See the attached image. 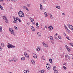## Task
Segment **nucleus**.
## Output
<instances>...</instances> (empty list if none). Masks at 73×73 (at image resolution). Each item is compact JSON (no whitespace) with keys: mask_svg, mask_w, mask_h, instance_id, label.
Masks as SVG:
<instances>
[{"mask_svg":"<svg viewBox=\"0 0 73 73\" xmlns=\"http://www.w3.org/2000/svg\"><path fill=\"white\" fill-rule=\"evenodd\" d=\"M25 57H22L21 58V60H25Z\"/></svg>","mask_w":73,"mask_h":73,"instance_id":"obj_21","label":"nucleus"},{"mask_svg":"<svg viewBox=\"0 0 73 73\" xmlns=\"http://www.w3.org/2000/svg\"><path fill=\"white\" fill-rule=\"evenodd\" d=\"M46 0H43V3H45V1H46Z\"/></svg>","mask_w":73,"mask_h":73,"instance_id":"obj_48","label":"nucleus"},{"mask_svg":"<svg viewBox=\"0 0 73 73\" xmlns=\"http://www.w3.org/2000/svg\"><path fill=\"white\" fill-rule=\"evenodd\" d=\"M68 27L70 29H71V30H73V26H72L69 25H68Z\"/></svg>","mask_w":73,"mask_h":73,"instance_id":"obj_4","label":"nucleus"},{"mask_svg":"<svg viewBox=\"0 0 73 73\" xmlns=\"http://www.w3.org/2000/svg\"><path fill=\"white\" fill-rule=\"evenodd\" d=\"M67 50H68V51H69V52H70V49L68 48H67Z\"/></svg>","mask_w":73,"mask_h":73,"instance_id":"obj_41","label":"nucleus"},{"mask_svg":"<svg viewBox=\"0 0 73 73\" xmlns=\"http://www.w3.org/2000/svg\"><path fill=\"white\" fill-rule=\"evenodd\" d=\"M27 6H28V7H31V5H30V4H27Z\"/></svg>","mask_w":73,"mask_h":73,"instance_id":"obj_37","label":"nucleus"},{"mask_svg":"<svg viewBox=\"0 0 73 73\" xmlns=\"http://www.w3.org/2000/svg\"><path fill=\"white\" fill-rule=\"evenodd\" d=\"M24 55L25 57H26V58H29V55L27 54V53L26 52H25Z\"/></svg>","mask_w":73,"mask_h":73,"instance_id":"obj_5","label":"nucleus"},{"mask_svg":"<svg viewBox=\"0 0 73 73\" xmlns=\"http://www.w3.org/2000/svg\"><path fill=\"white\" fill-rule=\"evenodd\" d=\"M62 14L63 15H65V14L64 13H62Z\"/></svg>","mask_w":73,"mask_h":73,"instance_id":"obj_58","label":"nucleus"},{"mask_svg":"<svg viewBox=\"0 0 73 73\" xmlns=\"http://www.w3.org/2000/svg\"><path fill=\"white\" fill-rule=\"evenodd\" d=\"M9 45H7V47L9 48H15V46H13V45L10 44L9 43H8Z\"/></svg>","mask_w":73,"mask_h":73,"instance_id":"obj_2","label":"nucleus"},{"mask_svg":"<svg viewBox=\"0 0 73 73\" xmlns=\"http://www.w3.org/2000/svg\"><path fill=\"white\" fill-rule=\"evenodd\" d=\"M56 8H58V9H61L60 7L58 6H56Z\"/></svg>","mask_w":73,"mask_h":73,"instance_id":"obj_15","label":"nucleus"},{"mask_svg":"<svg viewBox=\"0 0 73 73\" xmlns=\"http://www.w3.org/2000/svg\"><path fill=\"white\" fill-rule=\"evenodd\" d=\"M48 28L49 29V30H50V31H52V30H53V27H52V26H49L48 27Z\"/></svg>","mask_w":73,"mask_h":73,"instance_id":"obj_7","label":"nucleus"},{"mask_svg":"<svg viewBox=\"0 0 73 73\" xmlns=\"http://www.w3.org/2000/svg\"><path fill=\"white\" fill-rule=\"evenodd\" d=\"M14 28L15 29H16L17 30V27L16 26H15Z\"/></svg>","mask_w":73,"mask_h":73,"instance_id":"obj_39","label":"nucleus"},{"mask_svg":"<svg viewBox=\"0 0 73 73\" xmlns=\"http://www.w3.org/2000/svg\"><path fill=\"white\" fill-rule=\"evenodd\" d=\"M45 27L46 28H47V25L45 26Z\"/></svg>","mask_w":73,"mask_h":73,"instance_id":"obj_57","label":"nucleus"},{"mask_svg":"<svg viewBox=\"0 0 73 73\" xmlns=\"http://www.w3.org/2000/svg\"><path fill=\"white\" fill-rule=\"evenodd\" d=\"M58 71L55 70L54 71V73H58Z\"/></svg>","mask_w":73,"mask_h":73,"instance_id":"obj_28","label":"nucleus"},{"mask_svg":"<svg viewBox=\"0 0 73 73\" xmlns=\"http://www.w3.org/2000/svg\"><path fill=\"white\" fill-rule=\"evenodd\" d=\"M65 46L66 48V49H67V48H68L69 47L68 46H67L66 45H65Z\"/></svg>","mask_w":73,"mask_h":73,"instance_id":"obj_38","label":"nucleus"},{"mask_svg":"<svg viewBox=\"0 0 73 73\" xmlns=\"http://www.w3.org/2000/svg\"><path fill=\"white\" fill-rule=\"evenodd\" d=\"M13 61V60H9V61H10V62L11 61Z\"/></svg>","mask_w":73,"mask_h":73,"instance_id":"obj_56","label":"nucleus"},{"mask_svg":"<svg viewBox=\"0 0 73 73\" xmlns=\"http://www.w3.org/2000/svg\"><path fill=\"white\" fill-rule=\"evenodd\" d=\"M56 66H54L53 67V70H56Z\"/></svg>","mask_w":73,"mask_h":73,"instance_id":"obj_20","label":"nucleus"},{"mask_svg":"<svg viewBox=\"0 0 73 73\" xmlns=\"http://www.w3.org/2000/svg\"><path fill=\"white\" fill-rule=\"evenodd\" d=\"M36 26H38V23H36Z\"/></svg>","mask_w":73,"mask_h":73,"instance_id":"obj_45","label":"nucleus"},{"mask_svg":"<svg viewBox=\"0 0 73 73\" xmlns=\"http://www.w3.org/2000/svg\"><path fill=\"white\" fill-rule=\"evenodd\" d=\"M6 23H8V21L7 20H6Z\"/></svg>","mask_w":73,"mask_h":73,"instance_id":"obj_53","label":"nucleus"},{"mask_svg":"<svg viewBox=\"0 0 73 73\" xmlns=\"http://www.w3.org/2000/svg\"><path fill=\"white\" fill-rule=\"evenodd\" d=\"M33 56L35 58H37V56L35 54H33Z\"/></svg>","mask_w":73,"mask_h":73,"instance_id":"obj_14","label":"nucleus"},{"mask_svg":"<svg viewBox=\"0 0 73 73\" xmlns=\"http://www.w3.org/2000/svg\"><path fill=\"white\" fill-rule=\"evenodd\" d=\"M39 28V26H38L36 27V28H37V29H38Z\"/></svg>","mask_w":73,"mask_h":73,"instance_id":"obj_54","label":"nucleus"},{"mask_svg":"<svg viewBox=\"0 0 73 73\" xmlns=\"http://www.w3.org/2000/svg\"><path fill=\"white\" fill-rule=\"evenodd\" d=\"M54 37L55 38V39L56 40H57V39H58V38H57V36H56V35H54Z\"/></svg>","mask_w":73,"mask_h":73,"instance_id":"obj_24","label":"nucleus"},{"mask_svg":"<svg viewBox=\"0 0 73 73\" xmlns=\"http://www.w3.org/2000/svg\"><path fill=\"white\" fill-rule=\"evenodd\" d=\"M2 31V27H1L0 26V32H1Z\"/></svg>","mask_w":73,"mask_h":73,"instance_id":"obj_25","label":"nucleus"},{"mask_svg":"<svg viewBox=\"0 0 73 73\" xmlns=\"http://www.w3.org/2000/svg\"><path fill=\"white\" fill-rule=\"evenodd\" d=\"M0 8L2 10H3V7H2V6H1L0 7Z\"/></svg>","mask_w":73,"mask_h":73,"instance_id":"obj_43","label":"nucleus"},{"mask_svg":"<svg viewBox=\"0 0 73 73\" xmlns=\"http://www.w3.org/2000/svg\"><path fill=\"white\" fill-rule=\"evenodd\" d=\"M40 73H44L45 72V71L44 70H41L39 71Z\"/></svg>","mask_w":73,"mask_h":73,"instance_id":"obj_10","label":"nucleus"},{"mask_svg":"<svg viewBox=\"0 0 73 73\" xmlns=\"http://www.w3.org/2000/svg\"><path fill=\"white\" fill-rule=\"evenodd\" d=\"M58 35V34L56 33V34L55 35V36H57Z\"/></svg>","mask_w":73,"mask_h":73,"instance_id":"obj_55","label":"nucleus"},{"mask_svg":"<svg viewBox=\"0 0 73 73\" xmlns=\"http://www.w3.org/2000/svg\"><path fill=\"white\" fill-rule=\"evenodd\" d=\"M2 49H3V48L1 46H0V51L2 50Z\"/></svg>","mask_w":73,"mask_h":73,"instance_id":"obj_32","label":"nucleus"},{"mask_svg":"<svg viewBox=\"0 0 73 73\" xmlns=\"http://www.w3.org/2000/svg\"><path fill=\"white\" fill-rule=\"evenodd\" d=\"M23 8L24 9H26L27 8V7L26 6H23Z\"/></svg>","mask_w":73,"mask_h":73,"instance_id":"obj_31","label":"nucleus"},{"mask_svg":"<svg viewBox=\"0 0 73 73\" xmlns=\"http://www.w3.org/2000/svg\"><path fill=\"white\" fill-rule=\"evenodd\" d=\"M16 21H13V22L14 23H16Z\"/></svg>","mask_w":73,"mask_h":73,"instance_id":"obj_52","label":"nucleus"},{"mask_svg":"<svg viewBox=\"0 0 73 73\" xmlns=\"http://www.w3.org/2000/svg\"><path fill=\"white\" fill-rule=\"evenodd\" d=\"M7 1H10V0H7Z\"/></svg>","mask_w":73,"mask_h":73,"instance_id":"obj_63","label":"nucleus"},{"mask_svg":"<svg viewBox=\"0 0 73 73\" xmlns=\"http://www.w3.org/2000/svg\"><path fill=\"white\" fill-rule=\"evenodd\" d=\"M64 27L66 29H68V27H66V25H64Z\"/></svg>","mask_w":73,"mask_h":73,"instance_id":"obj_35","label":"nucleus"},{"mask_svg":"<svg viewBox=\"0 0 73 73\" xmlns=\"http://www.w3.org/2000/svg\"><path fill=\"white\" fill-rule=\"evenodd\" d=\"M44 15H45V17H46V16H47V13H45Z\"/></svg>","mask_w":73,"mask_h":73,"instance_id":"obj_34","label":"nucleus"},{"mask_svg":"<svg viewBox=\"0 0 73 73\" xmlns=\"http://www.w3.org/2000/svg\"><path fill=\"white\" fill-rule=\"evenodd\" d=\"M18 21L19 22V23H20L21 22V20L20 19L19 20H18Z\"/></svg>","mask_w":73,"mask_h":73,"instance_id":"obj_51","label":"nucleus"},{"mask_svg":"<svg viewBox=\"0 0 73 73\" xmlns=\"http://www.w3.org/2000/svg\"><path fill=\"white\" fill-rule=\"evenodd\" d=\"M65 64H66V63H65V62L63 65H65Z\"/></svg>","mask_w":73,"mask_h":73,"instance_id":"obj_59","label":"nucleus"},{"mask_svg":"<svg viewBox=\"0 0 73 73\" xmlns=\"http://www.w3.org/2000/svg\"><path fill=\"white\" fill-rule=\"evenodd\" d=\"M31 21L33 24H35V21H34V20L32 19V18H31Z\"/></svg>","mask_w":73,"mask_h":73,"instance_id":"obj_8","label":"nucleus"},{"mask_svg":"<svg viewBox=\"0 0 73 73\" xmlns=\"http://www.w3.org/2000/svg\"><path fill=\"white\" fill-rule=\"evenodd\" d=\"M50 38L51 40H53V37H52V36H50Z\"/></svg>","mask_w":73,"mask_h":73,"instance_id":"obj_18","label":"nucleus"},{"mask_svg":"<svg viewBox=\"0 0 73 73\" xmlns=\"http://www.w3.org/2000/svg\"><path fill=\"white\" fill-rule=\"evenodd\" d=\"M9 30L11 34L13 35L14 36H15V34H14V30H13V29L10 28H9Z\"/></svg>","mask_w":73,"mask_h":73,"instance_id":"obj_3","label":"nucleus"},{"mask_svg":"<svg viewBox=\"0 0 73 73\" xmlns=\"http://www.w3.org/2000/svg\"><path fill=\"white\" fill-rule=\"evenodd\" d=\"M26 9L28 11H29V9L27 8V7L26 8Z\"/></svg>","mask_w":73,"mask_h":73,"instance_id":"obj_50","label":"nucleus"},{"mask_svg":"<svg viewBox=\"0 0 73 73\" xmlns=\"http://www.w3.org/2000/svg\"><path fill=\"white\" fill-rule=\"evenodd\" d=\"M46 66L48 69H49L50 68V65H46Z\"/></svg>","mask_w":73,"mask_h":73,"instance_id":"obj_11","label":"nucleus"},{"mask_svg":"<svg viewBox=\"0 0 73 73\" xmlns=\"http://www.w3.org/2000/svg\"><path fill=\"white\" fill-rule=\"evenodd\" d=\"M16 18L17 19V21L19 20L20 19V18H19L18 17H16Z\"/></svg>","mask_w":73,"mask_h":73,"instance_id":"obj_44","label":"nucleus"},{"mask_svg":"<svg viewBox=\"0 0 73 73\" xmlns=\"http://www.w3.org/2000/svg\"><path fill=\"white\" fill-rule=\"evenodd\" d=\"M63 35L65 36H66V34L65 33H63Z\"/></svg>","mask_w":73,"mask_h":73,"instance_id":"obj_47","label":"nucleus"},{"mask_svg":"<svg viewBox=\"0 0 73 73\" xmlns=\"http://www.w3.org/2000/svg\"><path fill=\"white\" fill-rule=\"evenodd\" d=\"M31 28L33 31H35V28L33 26L31 27Z\"/></svg>","mask_w":73,"mask_h":73,"instance_id":"obj_12","label":"nucleus"},{"mask_svg":"<svg viewBox=\"0 0 73 73\" xmlns=\"http://www.w3.org/2000/svg\"><path fill=\"white\" fill-rule=\"evenodd\" d=\"M9 73H12L11 72H10Z\"/></svg>","mask_w":73,"mask_h":73,"instance_id":"obj_64","label":"nucleus"},{"mask_svg":"<svg viewBox=\"0 0 73 73\" xmlns=\"http://www.w3.org/2000/svg\"><path fill=\"white\" fill-rule=\"evenodd\" d=\"M31 62H32V63L33 65H35V61H34V60H32L31 61Z\"/></svg>","mask_w":73,"mask_h":73,"instance_id":"obj_13","label":"nucleus"},{"mask_svg":"<svg viewBox=\"0 0 73 73\" xmlns=\"http://www.w3.org/2000/svg\"><path fill=\"white\" fill-rule=\"evenodd\" d=\"M24 73H29V70H25L24 71Z\"/></svg>","mask_w":73,"mask_h":73,"instance_id":"obj_9","label":"nucleus"},{"mask_svg":"<svg viewBox=\"0 0 73 73\" xmlns=\"http://www.w3.org/2000/svg\"><path fill=\"white\" fill-rule=\"evenodd\" d=\"M66 38H67V39L68 40H70V39H69V37H66Z\"/></svg>","mask_w":73,"mask_h":73,"instance_id":"obj_49","label":"nucleus"},{"mask_svg":"<svg viewBox=\"0 0 73 73\" xmlns=\"http://www.w3.org/2000/svg\"><path fill=\"white\" fill-rule=\"evenodd\" d=\"M14 21H17V19H16V18H15L14 19Z\"/></svg>","mask_w":73,"mask_h":73,"instance_id":"obj_42","label":"nucleus"},{"mask_svg":"<svg viewBox=\"0 0 73 73\" xmlns=\"http://www.w3.org/2000/svg\"><path fill=\"white\" fill-rule=\"evenodd\" d=\"M18 61V59L13 60V61H14V62H16V61Z\"/></svg>","mask_w":73,"mask_h":73,"instance_id":"obj_26","label":"nucleus"},{"mask_svg":"<svg viewBox=\"0 0 73 73\" xmlns=\"http://www.w3.org/2000/svg\"><path fill=\"white\" fill-rule=\"evenodd\" d=\"M1 45L3 47H4V43H1Z\"/></svg>","mask_w":73,"mask_h":73,"instance_id":"obj_30","label":"nucleus"},{"mask_svg":"<svg viewBox=\"0 0 73 73\" xmlns=\"http://www.w3.org/2000/svg\"><path fill=\"white\" fill-rule=\"evenodd\" d=\"M38 35V36H41V33H40L39 32H38L37 33Z\"/></svg>","mask_w":73,"mask_h":73,"instance_id":"obj_23","label":"nucleus"},{"mask_svg":"<svg viewBox=\"0 0 73 73\" xmlns=\"http://www.w3.org/2000/svg\"><path fill=\"white\" fill-rule=\"evenodd\" d=\"M49 61L50 63H51V64H52V59H50Z\"/></svg>","mask_w":73,"mask_h":73,"instance_id":"obj_19","label":"nucleus"},{"mask_svg":"<svg viewBox=\"0 0 73 73\" xmlns=\"http://www.w3.org/2000/svg\"><path fill=\"white\" fill-rule=\"evenodd\" d=\"M43 45L45 46V47L46 46L47 47H48L49 46L47 44H45L44 43V42H43L42 43Z\"/></svg>","mask_w":73,"mask_h":73,"instance_id":"obj_6","label":"nucleus"},{"mask_svg":"<svg viewBox=\"0 0 73 73\" xmlns=\"http://www.w3.org/2000/svg\"><path fill=\"white\" fill-rule=\"evenodd\" d=\"M58 38H59V39H60V40H61V39H62V38L61 37V36H58Z\"/></svg>","mask_w":73,"mask_h":73,"instance_id":"obj_27","label":"nucleus"},{"mask_svg":"<svg viewBox=\"0 0 73 73\" xmlns=\"http://www.w3.org/2000/svg\"><path fill=\"white\" fill-rule=\"evenodd\" d=\"M3 19H4V20H7V18L6 17H5V16H3Z\"/></svg>","mask_w":73,"mask_h":73,"instance_id":"obj_17","label":"nucleus"},{"mask_svg":"<svg viewBox=\"0 0 73 73\" xmlns=\"http://www.w3.org/2000/svg\"><path fill=\"white\" fill-rule=\"evenodd\" d=\"M66 31L67 32H69V30L68 29H66Z\"/></svg>","mask_w":73,"mask_h":73,"instance_id":"obj_36","label":"nucleus"},{"mask_svg":"<svg viewBox=\"0 0 73 73\" xmlns=\"http://www.w3.org/2000/svg\"><path fill=\"white\" fill-rule=\"evenodd\" d=\"M46 65H50V64H49L48 63L46 64Z\"/></svg>","mask_w":73,"mask_h":73,"instance_id":"obj_61","label":"nucleus"},{"mask_svg":"<svg viewBox=\"0 0 73 73\" xmlns=\"http://www.w3.org/2000/svg\"><path fill=\"white\" fill-rule=\"evenodd\" d=\"M27 24H28V25H29V23H27Z\"/></svg>","mask_w":73,"mask_h":73,"instance_id":"obj_60","label":"nucleus"},{"mask_svg":"<svg viewBox=\"0 0 73 73\" xmlns=\"http://www.w3.org/2000/svg\"><path fill=\"white\" fill-rule=\"evenodd\" d=\"M63 68H64V69L65 70L67 69V68H66V67H65V66H63Z\"/></svg>","mask_w":73,"mask_h":73,"instance_id":"obj_29","label":"nucleus"},{"mask_svg":"<svg viewBox=\"0 0 73 73\" xmlns=\"http://www.w3.org/2000/svg\"><path fill=\"white\" fill-rule=\"evenodd\" d=\"M40 8L41 10H42V6L41 4L40 5Z\"/></svg>","mask_w":73,"mask_h":73,"instance_id":"obj_16","label":"nucleus"},{"mask_svg":"<svg viewBox=\"0 0 73 73\" xmlns=\"http://www.w3.org/2000/svg\"><path fill=\"white\" fill-rule=\"evenodd\" d=\"M18 14L19 17H24V14L22 11H19V12Z\"/></svg>","mask_w":73,"mask_h":73,"instance_id":"obj_1","label":"nucleus"},{"mask_svg":"<svg viewBox=\"0 0 73 73\" xmlns=\"http://www.w3.org/2000/svg\"><path fill=\"white\" fill-rule=\"evenodd\" d=\"M50 16L51 19H53V17H52V15L51 14H50Z\"/></svg>","mask_w":73,"mask_h":73,"instance_id":"obj_40","label":"nucleus"},{"mask_svg":"<svg viewBox=\"0 0 73 73\" xmlns=\"http://www.w3.org/2000/svg\"><path fill=\"white\" fill-rule=\"evenodd\" d=\"M4 0H0V2H1V1H3Z\"/></svg>","mask_w":73,"mask_h":73,"instance_id":"obj_62","label":"nucleus"},{"mask_svg":"<svg viewBox=\"0 0 73 73\" xmlns=\"http://www.w3.org/2000/svg\"><path fill=\"white\" fill-rule=\"evenodd\" d=\"M70 44L72 47H73V43H70Z\"/></svg>","mask_w":73,"mask_h":73,"instance_id":"obj_33","label":"nucleus"},{"mask_svg":"<svg viewBox=\"0 0 73 73\" xmlns=\"http://www.w3.org/2000/svg\"><path fill=\"white\" fill-rule=\"evenodd\" d=\"M36 50L39 52V51H40V49L39 48H36Z\"/></svg>","mask_w":73,"mask_h":73,"instance_id":"obj_22","label":"nucleus"},{"mask_svg":"<svg viewBox=\"0 0 73 73\" xmlns=\"http://www.w3.org/2000/svg\"><path fill=\"white\" fill-rule=\"evenodd\" d=\"M11 1H14V2H15V1H16L17 0H11Z\"/></svg>","mask_w":73,"mask_h":73,"instance_id":"obj_46","label":"nucleus"}]
</instances>
